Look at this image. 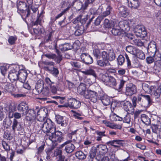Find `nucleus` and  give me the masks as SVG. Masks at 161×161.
<instances>
[{
    "instance_id": "f257e3e1",
    "label": "nucleus",
    "mask_w": 161,
    "mask_h": 161,
    "mask_svg": "<svg viewBox=\"0 0 161 161\" xmlns=\"http://www.w3.org/2000/svg\"><path fill=\"white\" fill-rule=\"evenodd\" d=\"M18 12L21 13V16L23 20L26 21V18L30 15V10L27 7L26 3L24 2H21L19 3L18 7Z\"/></svg>"
},
{
    "instance_id": "f03ea898",
    "label": "nucleus",
    "mask_w": 161,
    "mask_h": 161,
    "mask_svg": "<svg viewBox=\"0 0 161 161\" xmlns=\"http://www.w3.org/2000/svg\"><path fill=\"white\" fill-rule=\"evenodd\" d=\"M15 68L19 70L18 72V80L24 83L25 81L27 76V73L23 65H17Z\"/></svg>"
},
{
    "instance_id": "7ed1b4c3",
    "label": "nucleus",
    "mask_w": 161,
    "mask_h": 161,
    "mask_svg": "<svg viewBox=\"0 0 161 161\" xmlns=\"http://www.w3.org/2000/svg\"><path fill=\"white\" fill-rule=\"evenodd\" d=\"M49 139L52 142L55 141L60 142L63 140V133L58 130H55L48 135Z\"/></svg>"
},
{
    "instance_id": "20e7f679",
    "label": "nucleus",
    "mask_w": 161,
    "mask_h": 161,
    "mask_svg": "<svg viewBox=\"0 0 161 161\" xmlns=\"http://www.w3.org/2000/svg\"><path fill=\"white\" fill-rule=\"evenodd\" d=\"M102 79L106 85L115 88L117 83L116 79L113 77L107 76L105 75H103L102 76Z\"/></svg>"
},
{
    "instance_id": "39448f33",
    "label": "nucleus",
    "mask_w": 161,
    "mask_h": 161,
    "mask_svg": "<svg viewBox=\"0 0 161 161\" xmlns=\"http://www.w3.org/2000/svg\"><path fill=\"white\" fill-rule=\"evenodd\" d=\"M102 57L103 59L112 61L115 58V54L113 50L110 49L108 51H103Z\"/></svg>"
},
{
    "instance_id": "423d86ee",
    "label": "nucleus",
    "mask_w": 161,
    "mask_h": 161,
    "mask_svg": "<svg viewBox=\"0 0 161 161\" xmlns=\"http://www.w3.org/2000/svg\"><path fill=\"white\" fill-rule=\"evenodd\" d=\"M56 52L57 55L51 53H47L44 55L49 59L54 60L57 63L59 64L62 60V56L60 52L58 50H56Z\"/></svg>"
},
{
    "instance_id": "0eeeda50",
    "label": "nucleus",
    "mask_w": 161,
    "mask_h": 161,
    "mask_svg": "<svg viewBox=\"0 0 161 161\" xmlns=\"http://www.w3.org/2000/svg\"><path fill=\"white\" fill-rule=\"evenodd\" d=\"M135 34L137 37H145L147 35V32L144 27L139 26L136 28L134 31Z\"/></svg>"
},
{
    "instance_id": "6e6552de",
    "label": "nucleus",
    "mask_w": 161,
    "mask_h": 161,
    "mask_svg": "<svg viewBox=\"0 0 161 161\" xmlns=\"http://www.w3.org/2000/svg\"><path fill=\"white\" fill-rule=\"evenodd\" d=\"M131 23V21L130 20H125L120 21L119 22V25L122 30L125 33L126 32H127L130 30Z\"/></svg>"
},
{
    "instance_id": "1a4fd4ad",
    "label": "nucleus",
    "mask_w": 161,
    "mask_h": 161,
    "mask_svg": "<svg viewBox=\"0 0 161 161\" xmlns=\"http://www.w3.org/2000/svg\"><path fill=\"white\" fill-rule=\"evenodd\" d=\"M1 88L3 91V92H12L13 91L12 88L13 86L9 83L4 82L0 84Z\"/></svg>"
},
{
    "instance_id": "9d476101",
    "label": "nucleus",
    "mask_w": 161,
    "mask_h": 161,
    "mask_svg": "<svg viewBox=\"0 0 161 161\" xmlns=\"http://www.w3.org/2000/svg\"><path fill=\"white\" fill-rule=\"evenodd\" d=\"M80 58L82 62L86 64H91L93 62L92 58L88 53H82L80 55Z\"/></svg>"
},
{
    "instance_id": "9b49d317",
    "label": "nucleus",
    "mask_w": 161,
    "mask_h": 161,
    "mask_svg": "<svg viewBox=\"0 0 161 161\" xmlns=\"http://www.w3.org/2000/svg\"><path fill=\"white\" fill-rule=\"evenodd\" d=\"M80 102L75 98H71L68 100V106L70 108L77 109L80 108Z\"/></svg>"
},
{
    "instance_id": "f8f14e48",
    "label": "nucleus",
    "mask_w": 161,
    "mask_h": 161,
    "mask_svg": "<svg viewBox=\"0 0 161 161\" xmlns=\"http://www.w3.org/2000/svg\"><path fill=\"white\" fill-rule=\"evenodd\" d=\"M136 92V86L130 84L127 85L126 87L125 94L127 96H131Z\"/></svg>"
},
{
    "instance_id": "ddd939ff",
    "label": "nucleus",
    "mask_w": 161,
    "mask_h": 161,
    "mask_svg": "<svg viewBox=\"0 0 161 161\" xmlns=\"http://www.w3.org/2000/svg\"><path fill=\"white\" fill-rule=\"evenodd\" d=\"M111 32L114 35L118 36L120 37L125 36L126 35L125 32L122 30L119 25L113 28L111 30Z\"/></svg>"
},
{
    "instance_id": "4468645a",
    "label": "nucleus",
    "mask_w": 161,
    "mask_h": 161,
    "mask_svg": "<svg viewBox=\"0 0 161 161\" xmlns=\"http://www.w3.org/2000/svg\"><path fill=\"white\" fill-rule=\"evenodd\" d=\"M26 119L27 121H31L36 117V111L34 109H29L25 113Z\"/></svg>"
},
{
    "instance_id": "2eb2a0df",
    "label": "nucleus",
    "mask_w": 161,
    "mask_h": 161,
    "mask_svg": "<svg viewBox=\"0 0 161 161\" xmlns=\"http://www.w3.org/2000/svg\"><path fill=\"white\" fill-rule=\"evenodd\" d=\"M123 140H114L110 141L106 143L108 145H110L115 148H119L120 146H123L124 143L122 142Z\"/></svg>"
},
{
    "instance_id": "dca6fc26",
    "label": "nucleus",
    "mask_w": 161,
    "mask_h": 161,
    "mask_svg": "<svg viewBox=\"0 0 161 161\" xmlns=\"http://www.w3.org/2000/svg\"><path fill=\"white\" fill-rule=\"evenodd\" d=\"M46 115V113L44 110L40 109L37 111L36 119L37 121L40 123H38V124H39V125H40V124L42 122H44V121L45 118V117L44 116Z\"/></svg>"
},
{
    "instance_id": "f3484780",
    "label": "nucleus",
    "mask_w": 161,
    "mask_h": 161,
    "mask_svg": "<svg viewBox=\"0 0 161 161\" xmlns=\"http://www.w3.org/2000/svg\"><path fill=\"white\" fill-rule=\"evenodd\" d=\"M143 95L141 94L138 95L137 97L135 96L133 97L132 101L134 107H136V103L139 104L142 106H142V103H143Z\"/></svg>"
},
{
    "instance_id": "a211bd4d",
    "label": "nucleus",
    "mask_w": 161,
    "mask_h": 161,
    "mask_svg": "<svg viewBox=\"0 0 161 161\" xmlns=\"http://www.w3.org/2000/svg\"><path fill=\"white\" fill-rule=\"evenodd\" d=\"M18 70L16 68L15 69H14L11 70L8 74V78L12 82L18 80Z\"/></svg>"
},
{
    "instance_id": "6ab92c4d",
    "label": "nucleus",
    "mask_w": 161,
    "mask_h": 161,
    "mask_svg": "<svg viewBox=\"0 0 161 161\" xmlns=\"http://www.w3.org/2000/svg\"><path fill=\"white\" fill-rule=\"evenodd\" d=\"M123 107L124 109L127 112H130L131 110H134L136 107H134V105L129 101L124 102L122 104Z\"/></svg>"
},
{
    "instance_id": "aec40b11",
    "label": "nucleus",
    "mask_w": 161,
    "mask_h": 161,
    "mask_svg": "<svg viewBox=\"0 0 161 161\" xmlns=\"http://www.w3.org/2000/svg\"><path fill=\"white\" fill-rule=\"evenodd\" d=\"M17 109L20 112H22V116L25 115L24 113H26L29 109V107L25 103L22 102L19 104L17 107Z\"/></svg>"
},
{
    "instance_id": "412c9836",
    "label": "nucleus",
    "mask_w": 161,
    "mask_h": 161,
    "mask_svg": "<svg viewBox=\"0 0 161 161\" xmlns=\"http://www.w3.org/2000/svg\"><path fill=\"white\" fill-rule=\"evenodd\" d=\"M148 51L151 53L153 55H155L157 51V47L156 43L154 42H151L148 45Z\"/></svg>"
},
{
    "instance_id": "4be33fe9",
    "label": "nucleus",
    "mask_w": 161,
    "mask_h": 161,
    "mask_svg": "<svg viewBox=\"0 0 161 161\" xmlns=\"http://www.w3.org/2000/svg\"><path fill=\"white\" fill-rule=\"evenodd\" d=\"M129 7L133 9H136L140 5L139 0H127Z\"/></svg>"
},
{
    "instance_id": "5701e85b",
    "label": "nucleus",
    "mask_w": 161,
    "mask_h": 161,
    "mask_svg": "<svg viewBox=\"0 0 161 161\" xmlns=\"http://www.w3.org/2000/svg\"><path fill=\"white\" fill-rule=\"evenodd\" d=\"M64 5H65L67 8L64 10L61 13L58 14L57 16L55 17V19H57L61 17L63 15H64L69 8L71 6H73L74 3H73L71 4L70 5L68 1L67 2H64Z\"/></svg>"
},
{
    "instance_id": "b1692460",
    "label": "nucleus",
    "mask_w": 161,
    "mask_h": 161,
    "mask_svg": "<svg viewBox=\"0 0 161 161\" xmlns=\"http://www.w3.org/2000/svg\"><path fill=\"white\" fill-rule=\"evenodd\" d=\"M152 102L150 97L148 95H144L143 96V103L142 106L144 107H149L151 105Z\"/></svg>"
},
{
    "instance_id": "393cba45",
    "label": "nucleus",
    "mask_w": 161,
    "mask_h": 161,
    "mask_svg": "<svg viewBox=\"0 0 161 161\" xmlns=\"http://www.w3.org/2000/svg\"><path fill=\"white\" fill-rule=\"evenodd\" d=\"M71 112L73 114V116L75 119L80 120H82L83 119L84 116L82 112L80 111L71 110Z\"/></svg>"
},
{
    "instance_id": "a878e982",
    "label": "nucleus",
    "mask_w": 161,
    "mask_h": 161,
    "mask_svg": "<svg viewBox=\"0 0 161 161\" xmlns=\"http://www.w3.org/2000/svg\"><path fill=\"white\" fill-rule=\"evenodd\" d=\"M77 91L80 95L84 96L87 91L86 85L83 83H80L77 87Z\"/></svg>"
},
{
    "instance_id": "bb28decb",
    "label": "nucleus",
    "mask_w": 161,
    "mask_h": 161,
    "mask_svg": "<svg viewBox=\"0 0 161 161\" xmlns=\"http://www.w3.org/2000/svg\"><path fill=\"white\" fill-rule=\"evenodd\" d=\"M12 129L14 131H15V130H22V127L21 124L19 123L15 119H13Z\"/></svg>"
},
{
    "instance_id": "cd10ccee",
    "label": "nucleus",
    "mask_w": 161,
    "mask_h": 161,
    "mask_svg": "<svg viewBox=\"0 0 161 161\" xmlns=\"http://www.w3.org/2000/svg\"><path fill=\"white\" fill-rule=\"evenodd\" d=\"M39 126L41 129H42V131L45 133H46L47 135L48 136L50 133L49 128L48 127V125L47 123L46 120L44 122H42L40 124V125Z\"/></svg>"
},
{
    "instance_id": "c85d7f7f",
    "label": "nucleus",
    "mask_w": 161,
    "mask_h": 161,
    "mask_svg": "<svg viewBox=\"0 0 161 161\" xmlns=\"http://www.w3.org/2000/svg\"><path fill=\"white\" fill-rule=\"evenodd\" d=\"M103 10V7L100 6L97 10L95 8H92L90 9L89 12L91 14H100Z\"/></svg>"
},
{
    "instance_id": "c756f323",
    "label": "nucleus",
    "mask_w": 161,
    "mask_h": 161,
    "mask_svg": "<svg viewBox=\"0 0 161 161\" xmlns=\"http://www.w3.org/2000/svg\"><path fill=\"white\" fill-rule=\"evenodd\" d=\"M72 46L69 43L62 44L59 46V49L62 51H65L72 49Z\"/></svg>"
},
{
    "instance_id": "7c9ffc66",
    "label": "nucleus",
    "mask_w": 161,
    "mask_h": 161,
    "mask_svg": "<svg viewBox=\"0 0 161 161\" xmlns=\"http://www.w3.org/2000/svg\"><path fill=\"white\" fill-rule=\"evenodd\" d=\"M129 38L130 40V42H132L133 43L138 47H142L144 45V43L141 40L138 39H135L133 38L131 36Z\"/></svg>"
},
{
    "instance_id": "2f4dec72",
    "label": "nucleus",
    "mask_w": 161,
    "mask_h": 161,
    "mask_svg": "<svg viewBox=\"0 0 161 161\" xmlns=\"http://www.w3.org/2000/svg\"><path fill=\"white\" fill-rule=\"evenodd\" d=\"M47 123L48 125V127L49 128L50 133H51L52 131H54L56 130V127L54 123L50 119H47Z\"/></svg>"
},
{
    "instance_id": "473e14b6",
    "label": "nucleus",
    "mask_w": 161,
    "mask_h": 161,
    "mask_svg": "<svg viewBox=\"0 0 161 161\" xmlns=\"http://www.w3.org/2000/svg\"><path fill=\"white\" fill-rule=\"evenodd\" d=\"M118 10H119V14L121 16L123 17H126L128 14L127 12V8L124 6L119 7Z\"/></svg>"
},
{
    "instance_id": "72a5a7b5",
    "label": "nucleus",
    "mask_w": 161,
    "mask_h": 161,
    "mask_svg": "<svg viewBox=\"0 0 161 161\" xmlns=\"http://www.w3.org/2000/svg\"><path fill=\"white\" fill-rule=\"evenodd\" d=\"M103 25L105 28H112L114 26V23L112 20L110 21L108 19H106L104 20Z\"/></svg>"
},
{
    "instance_id": "f704fd0d",
    "label": "nucleus",
    "mask_w": 161,
    "mask_h": 161,
    "mask_svg": "<svg viewBox=\"0 0 161 161\" xmlns=\"http://www.w3.org/2000/svg\"><path fill=\"white\" fill-rule=\"evenodd\" d=\"M101 99L102 103L104 105L107 106L110 104V98L106 95H103L101 97Z\"/></svg>"
},
{
    "instance_id": "c9c22d12",
    "label": "nucleus",
    "mask_w": 161,
    "mask_h": 161,
    "mask_svg": "<svg viewBox=\"0 0 161 161\" xmlns=\"http://www.w3.org/2000/svg\"><path fill=\"white\" fill-rule=\"evenodd\" d=\"M81 72L85 75H92L95 78L97 76L95 71L92 69H89L85 71H81Z\"/></svg>"
},
{
    "instance_id": "e433bc0d",
    "label": "nucleus",
    "mask_w": 161,
    "mask_h": 161,
    "mask_svg": "<svg viewBox=\"0 0 161 161\" xmlns=\"http://www.w3.org/2000/svg\"><path fill=\"white\" fill-rule=\"evenodd\" d=\"M44 12L42 11L39 15L37 17V19L35 21L32 23L33 25H40L41 22L42 21V18L43 17V14Z\"/></svg>"
},
{
    "instance_id": "4c0bfd02",
    "label": "nucleus",
    "mask_w": 161,
    "mask_h": 161,
    "mask_svg": "<svg viewBox=\"0 0 161 161\" xmlns=\"http://www.w3.org/2000/svg\"><path fill=\"white\" fill-rule=\"evenodd\" d=\"M141 120L143 123L147 125H149L151 123L150 118L147 115L144 114L141 115Z\"/></svg>"
},
{
    "instance_id": "58836bf2",
    "label": "nucleus",
    "mask_w": 161,
    "mask_h": 161,
    "mask_svg": "<svg viewBox=\"0 0 161 161\" xmlns=\"http://www.w3.org/2000/svg\"><path fill=\"white\" fill-rule=\"evenodd\" d=\"M43 86L44 85L42 81H40V82L37 81L35 89L38 92L40 93L42 91Z\"/></svg>"
},
{
    "instance_id": "ea45409f",
    "label": "nucleus",
    "mask_w": 161,
    "mask_h": 161,
    "mask_svg": "<svg viewBox=\"0 0 161 161\" xmlns=\"http://www.w3.org/2000/svg\"><path fill=\"white\" fill-rule=\"evenodd\" d=\"M75 148V146L72 144H67L65 147V150L66 153H70L72 152Z\"/></svg>"
},
{
    "instance_id": "a19ab883",
    "label": "nucleus",
    "mask_w": 161,
    "mask_h": 161,
    "mask_svg": "<svg viewBox=\"0 0 161 161\" xmlns=\"http://www.w3.org/2000/svg\"><path fill=\"white\" fill-rule=\"evenodd\" d=\"M55 119L56 122L58 124H61L62 126H64V117L59 115H57L55 116Z\"/></svg>"
},
{
    "instance_id": "79ce46f5",
    "label": "nucleus",
    "mask_w": 161,
    "mask_h": 161,
    "mask_svg": "<svg viewBox=\"0 0 161 161\" xmlns=\"http://www.w3.org/2000/svg\"><path fill=\"white\" fill-rule=\"evenodd\" d=\"M57 145V144L56 143H54L52 147H50L48 148L46 152L47 154V156L46 157V158L47 159H49L50 158V156L52 154V151L55 147V146Z\"/></svg>"
},
{
    "instance_id": "37998d69",
    "label": "nucleus",
    "mask_w": 161,
    "mask_h": 161,
    "mask_svg": "<svg viewBox=\"0 0 161 161\" xmlns=\"http://www.w3.org/2000/svg\"><path fill=\"white\" fill-rule=\"evenodd\" d=\"M42 63L46 65L47 66L45 67V68L47 69L48 71V69H52L54 67L55 63L52 61H43Z\"/></svg>"
},
{
    "instance_id": "c03bdc74",
    "label": "nucleus",
    "mask_w": 161,
    "mask_h": 161,
    "mask_svg": "<svg viewBox=\"0 0 161 161\" xmlns=\"http://www.w3.org/2000/svg\"><path fill=\"white\" fill-rule=\"evenodd\" d=\"M135 55L136 56L137 58L143 60L145 58V55L144 53L142 50L138 49Z\"/></svg>"
},
{
    "instance_id": "a18cd8bd",
    "label": "nucleus",
    "mask_w": 161,
    "mask_h": 161,
    "mask_svg": "<svg viewBox=\"0 0 161 161\" xmlns=\"http://www.w3.org/2000/svg\"><path fill=\"white\" fill-rule=\"evenodd\" d=\"M97 147L99 148L100 152L103 154H105L108 151L107 146L105 145H99L97 146Z\"/></svg>"
},
{
    "instance_id": "49530a36",
    "label": "nucleus",
    "mask_w": 161,
    "mask_h": 161,
    "mask_svg": "<svg viewBox=\"0 0 161 161\" xmlns=\"http://www.w3.org/2000/svg\"><path fill=\"white\" fill-rule=\"evenodd\" d=\"M138 49L132 46H128L126 47V50L130 53L135 55Z\"/></svg>"
},
{
    "instance_id": "de8ad7c7",
    "label": "nucleus",
    "mask_w": 161,
    "mask_h": 161,
    "mask_svg": "<svg viewBox=\"0 0 161 161\" xmlns=\"http://www.w3.org/2000/svg\"><path fill=\"white\" fill-rule=\"evenodd\" d=\"M92 48H97L99 50L100 49H104L105 45L104 43H94L92 45Z\"/></svg>"
},
{
    "instance_id": "09e8293b",
    "label": "nucleus",
    "mask_w": 161,
    "mask_h": 161,
    "mask_svg": "<svg viewBox=\"0 0 161 161\" xmlns=\"http://www.w3.org/2000/svg\"><path fill=\"white\" fill-rule=\"evenodd\" d=\"M48 71L50 74L56 77L58 76L59 73L58 69L54 67L51 69H48Z\"/></svg>"
},
{
    "instance_id": "8fccbe9b",
    "label": "nucleus",
    "mask_w": 161,
    "mask_h": 161,
    "mask_svg": "<svg viewBox=\"0 0 161 161\" xmlns=\"http://www.w3.org/2000/svg\"><path fill=\"white\" fill-rule=\"evenodd\" d=\"M112 8L110 6H108L107 8H106V11L104 12L101 16H102L103 18L104 17H106L108 16L110 14L111 11H112Z\"/></svg>"
},
{
    "instance_id": "3c124183",
    "label": "nucleus",
    "mask_w": 161,
    "mask_h": 161,
    "mask_svg": "<svg viewBox=\"0 0 161 161\" xmlns=\"http://www.w3.org/2000/svg\"><path fill=\"white\" fill-rule=\"evenodd\" d=\"M131 116L128 113H127L123 118V122L130 124L131 122Z\"/></svg>"
},
{
    "instance_id": "603ef678",
    "label": "nucleus",
    "mask_w": 161,
    "mask_h": 161,
    "mask_svg": "<svg viewBox=\"0 0 161 161\" xmlns=\"http://www.w3.org/2000/svg\"><path fill=\"white\" fill-rule=\"evenodd\" d=\"M75 155L76 157L79 159H84L86 158V155L81 151L77 152Z\"/></svg>"
},
{
    "instance_id": "864d4df0",
    "label": "nucleus",
    "mask_w": 161,
    "mask_h": 161,
    "mask_svg": "<svg viewBox=\"0 0 161 161\" xmlns=\"http://www.w3.org/2000/svg\"><path fill=\"white\" fill-rule=\"evenodd\" d=\"M155 55H153V56H149L147 57L146 58L147 63L148 64H150L155 61H157L159 59H157L156 58L155 59Z\"/></svg>"
},
{
    "instance_id": "5fc2aeb1",
    "label": "nucleus",
    "mask_w": 161,
    "mask_h": 161,
    "mask_svg": "<svg viewBox=\"0 0 161 161\" xmlns=\"http://www.w3.org/2000/svg\"><path fill=\"white\" fill-rule=\"evenodd\" d=\"M93 93L94 94L95 96H93V95H91L89 99L92 102L95 103L97 101L98 94L97 92L94 91H93Z\"/></svg>"
},
{
    "instance_id": "6e6d98bb",
    "label": "nucleus",
    "mask_w": 161,
    "mask_h": 161,
    "mask_svg": "<svg viewBox=\"0 0 161 161\" xmlns=\"http://www.w3.org/2000/svg\"><path fill=\"white\" fill-rule=\"evenodd\" d=\"M125 82L126 81L123 79H121L119 86L118 87L116 86L115 88L119 92L121 91Z\"/></svg>"
},
{
    "instance_id": "4d7b16f0",
    "label": "nucleus",
    "mask_w": 161,
    "mask_h": 161,
    "mask_svg": "<svg viewBox=\"0 0 161 161\" xmlns=\"http://www.w3.org/2000/svg\"><path fill=\"white\" fill-rule=\"evenodd\" d=\"M97 60V64L101 67H104L107 65L108 62L107 60L103 59Z\"/></svg>"
},
{
    "instance_id": "13d9d810",
    "label": "nucleus",
    "mask_w": 161,
    "mask_h": 161,
    "mask_svg": "<svg viewBox=\"0 0 161 161\" xmlns=\"http://www.w3.org/2000/svg\"><path fill=\"white\" fill-rule=\"evenodd\" d=\"M95 96L93 93V91L91 90H87L83 96L86 99H89L91 95Z\"/></svg>"
},
{
    "instance_id": "bf43d9fd",
    "label": "nucleus",
    "mask_w": 161,
    "mask_h": 161,
    "mask_svg": "<svg viewBox=\"0 0 161 161\" xmlns=\"http://www.w3.org/2000/svg\"><path fill=\"white\" fill-rule=\"evenodd\" d=\"M93 53L94 56L97 59H98L100 57V50L97 48H93Z\"/></svg>"
},
{
    "instance_id": "052dcab7",
    "label": "nucleus",
    "mask_w": 161,
    "mask_h": 161,
    "mask_svg": "<svg viewBox=\"0 0 161 161\" xmlns=\"http://www.w3.org/2000/svg\"><path fill=\"white\" fill-rule=\"evenodd\" d=\"M117 61L119 65H122L124 63L125 61V57L122 55H120L118 57Z\"/></svg>"
},
{
    "instance_id": "680f3d73",
    "label": "nucleus",
    "mask_w": 161,
    "mask_h": 161,
    "mask_svg": "<svg viewBox=\"0 0 161 161\" xmlns=\"http://www.w3.org/2000/svg\"><path fill=\"white\" fill-rule=\"evenodd\" d=\"M142 89L144 91L148 93H150L152 92L151 87L147 84H145L142 86Z\"/></svg>"
},
{
    "instance_id": "e2e57ef3",
    "label": "nucleus",
    "mask_w": 161,
    "mask_h": 161,
    "mask_svg": "<svg viewBox=\"0 0 161 161\" xmlns=\"http://www.w3.org/2000/svg\"><path fill=\"white\" fill-rule=\"evenodd\" d=\"M17 37L16 36H10L8 39V41L9 43L11 45L14 44L16 40Z\"/></svg>"
},
{
    "instance_id": "0e129e2a",
    "label": "nucleus",
    "mask_w": 161,
    "mask_h": 161,
    "mask_svg": "<svg viewBox=\"0 0 161 161\" xmlns=\"http://www.w3.org/2000/svg\"><path fill=\"white\" fill-rule=\"evenodd\" d=\"M142 111L141 110H136V111L134 112V109L133 110V111H131V112L130 113V114H134V118L135 119H136L139 116Z\"/></svg>"
},
{
    "instance_id": "69168bd1",
    "label": "nucleus",
    "mask_w": 161,
    "mask_h": 161,
    "mask_svg": "<svg viewBox=\"0 0 161 161\" xmlns=\"http://www.w3.org/2000/svg\"><path fill=\"white\" fill-rule=\"evenodd\" d=\"M2 145L3 148L6 151H8L10 150V147L8 144L5 141H2Z\"/></svg>"
},
{
    "instance_id": "338daca9",
    "label": "nucleus",
    "mask_w": 161,
    "mask_h": 161,
    "mask_svg": "<svg viewBox=\"0 0 161 161\" xmlns=\"http://www.w3.org/2000/svg\"><path fill=\"white\" fill-rule=\"evenodd\" d=\"M151 129H152V131L153 132L155 133H157L158 131H159V129L158 127V124L157 125H155L153 124L152 125Z\"/></svg>"
},
{
    "instance_id": "774afa93",
    "label": "nucleus",
    "mask_w": 161,
    "mask_h": 161,
    "mask_svg": "<svg viewBox=\"0 0 161 161\" xmlns=\"http://www.w3.org/2000/svg\"><path fill=\"white\" fill-rule=\"evenodd\" d=\"M110 128L112 129H121L122 128V126L120 125L115 124L114 123H112Z\"/></svg>"
}]
</instances>
